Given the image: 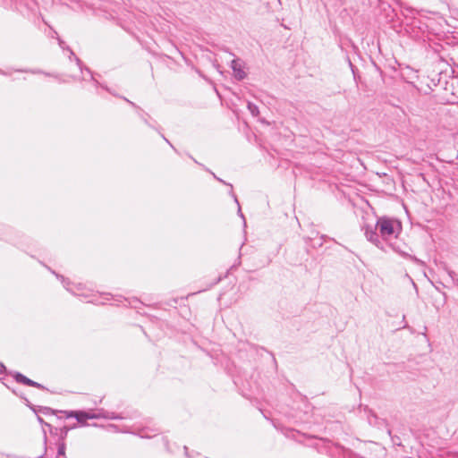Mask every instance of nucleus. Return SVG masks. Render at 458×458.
I'll list each match as a JSON object with an SVG mask.
<instances>
[{
  "label": "nucleus",
  "instance_id": "obj_14",
  "mask_svg": "<svg viewBox=\"0 0 458 458\" xmlns=\"http://www.w3.org/2000/svg\"><path fill=\"white\" fill-rule=\"evenodd\" d=\"M370 5H377L380 0H368Z\"/></svg>",
  "mask_w": 458,
  "mask_h": 458
},
{
  "label": "nucleus",
  "instance_id": "obj_13",
  "mask_svg": "<svg viewBox=\"0 0 458 458\" xmlns=\"http://www.w3.org/2000/svg\"><path fill=\"white\" fill-rule=\"evenodd\" d=\"M402 256L405 257V258H410L412 260H415V261H418V259L414 257H411L410 256L409 254L405 253V252H400Z\"/></svg>",
  "mask_w": 458,
  "mask_h": 458
},
{
  "label": "nucleus",
  "instance_id": "obj_8",
  "mask_svg": "<svg viewBox=\"0 0 458 458\" xmlns=\"http://www.w3.org/2000/svg\"><path fill=\"white\" fill-rule=\"evenodd\" d=\"M34 411H35V412H38H38H41V413H43V414H45V415H48V414H55V412H57V411H55V410H53L52 408H50V407H46V406H39V407H38V411H36V410L34 409Z\"/></svg>",
  "mask_w": 458,
  "mask_h": 458
},
{
  "label": "nucleus",
  "instance_id": "obj_19",
  "mask_svg": "<svg viewBox=\"0 0 458 458\" xmlns=\"http://www.w3.org/2000/svg\"><path fill=\"white\" fill-rule=\"evenodd\" d=\"M64 42L63 40L59 39V45H60V47H63V48L64 47Z\"/></svg>",
  "mask_w": 458,
  "mask_h": 458
},
{
  "label": "nucleus",
  "instance_id": "obj_2",
  "mask_svg": "<svg viewBox=\"0 0 458 458\" xmlns=\"http://www.w3.org/2000/svg\"><path fill=\"white\" fill-rule=\"evenodd\" d=\"M112 419V420H118L122 419L121 416L114 415V412H108V411H102V412H91V411H77L75 419L77 420L78 423H80L81 426H87V420H93V419Z\"/></svg>",
  "mask_w": 458,
  "mask_h": 458
},
{
  "label": "nucleus",
  "instance_id": "obj_18",
  "mask_svg": "<svg viewBox=\"0 0 458 458\" xmlns=\"http://www.w3.org/2000/svg\"><path fill=\"white\" fill-rule=\"evenodd\" d=\"M75 60H76L77 64L81 67L82 64L81 61L76 56H75Z\"/></svg>",
  "mask_w": 458,
  "mask_h": 458
},
{
  "label": "nucleus",
  "instance_id": "obj_17",
  "mask_svg": "<svg viewBox=\"0 0 458 458\" xmlns=\"http://www.w3.org/2000/svg\"><path fill=\"white\" fill-rule=\"evenodd\" d=\"M238 214H239V216H240L241 217H242V218L244 219V216H243V214H242V209H241V208H240V207L238 208Z\"/></svg>",
  "mask_w": 458,
  "mask_h": 458
},
{
  "label": "nucleus",
  "instance_id": "obj_5",
  "mask_svg": "<svg viewBox=\"0 0 458 458\" xmlns=\"http://www.w3.org/2000/svg\"><path fill=\"white\" fill-rule=\"evenodd\" d=\"M76 427V423H74L72 426H64L61 428L53 427L52 425H47V428H48L50 435L56 437L55 443L65 442L68 432L71 429L75 428Z\"/></svg>",
  "mask_w": 458,
  "mask_h": 458
},
{
  "label": "nucleus",
  "instance_id": "obj_11",
  "mask_svg": "<svg viewBox=\"0 0 458 458\" xmlns=\"http://www.w3.org/2000/svg\"><path fill=\"white\" fill-rule=\"evenodd\" d=\"M212 174L214 175V177H215L218 182H222V183H224V184H225V185H229V186L231 187V195H232V197L234 199L235 202L239 205V201H238V199H237V197H236V195H235V194L233 193V185H232V184H230V183L225 182V181H223L221 178H218L216 174Z\"/></svg>",
  "mask_w": 458,
  "mask_h": 458
},
{
  "label": "nucleus",
  "instance_id": "obj_10",
  "mask_svg": "<svg viewBox=\"0 0 458 458\" xmlns=\"http://www.w3.org/2000/svg\"><path fill=\"white\" fill-rule=\"evenodd\" d=\"M247 107L253 116L259 115V107L255 104H253L251 102H248Z\"/></svg>",
  "mask_w": 458,
  "mask_h": 458
},
{
  "label": "nucleus",
  "instance_id": "obj_16",
  "mask_svg": "<svg viewBox=\"0 0 458 458\" xmlns=\"http://www.w3.org/2000/svg\"><path fill=\"white\" fill-rule=\"evenodd\" d=\"M124 100L127 101L131 106H132L135 108H139L133 102L130 101L129 99L124 98Z\"/></svg>",
  "mask_w": 458,
  "mask_h": 458
},
{
  "label": "nucleus",
  "instance_id": "obj_9",
  "mask_svg": "<svg viewBox=\"0 0 458 458\" xmlns=\"http://www.w3.org/2000/svg\"><path fill=\"white\" fill-rule=\"evenodd\" d=\"M57 445V457L65 456L66 444L65 442L55 443Z\"/></svg>",
  "mask_w": 458,
  "mask_h": 458
},
{
  "label": "nucleus",
  "instance_id": "obj_21",
  "mask_svg": "<svg viewBox=\"0 0 458 458\" xmlns=\"http://www.w3.org/2000/svg\"><path fill=\"white\" fill-rule=\"evenodd\" d=\"M448 273H449V276L453 278V276H454V272H453V271H449Z\"/></svg>",
  "mask_w": 458,
  "mask_h": 458
},
{
  "label": "nucleus",
  "instance_id": "obj_1",
  "mask_svg": "<svg viewBox=\"0 0 458 458\" xmlns=\"http://www.w3.org/2000/svg\"><path fill=\"white\" fill-rule=\"evenodd\" d=\"M362 230L369 242L378 249L386 250L384 242L396 239L402 233L403 227L399 220L381 216L377 218L375 225H363Z\"/></svg>",
  "mask_w": 458,
  "mask_h": 458
},
{
  "label": "nucleus",
  "instance_id": "obj_15",
  "mask_svg": "<svg viewBox=\"0 0 458 458\" xmlns=\"http://www.w3.org/2000/svg\"><path fill=\"white\" fill-rule=\"evenodd\" d=\"M405 427L404 426H401V428L398 429V432L402 435V436H404L405 435Z\"/></svg>",
  "mask_w": 458,
  "mask_h": 458
},
{
  "label": "nucleus",
  "instance_id": "obj_20",
  "mask_svg": "<svg viewBox=\"0 0 458 458\" xmlns=\"http://www.w3.org/2000/svg\"><path fill=\"white\" fill-rule=\"evenodd\" d=\"M389 246H390L394 250L398 251V250H396V248L394 247V245H393L392 243H389Z\"/></svg>",
  "mask_w": 458,
  "mask_h": 458
},
{
  "label": "nucleus",
  "instance_id": "obj_23",
  "mask_svg": "<svg viewBox=\"0 0 458 458\" xmlns=\"http://www.w3.org/2000/svg\"><path fill=\"white\" fill-rule=\"evenodd\" d=\"M454 458H458V455H455Z\"/></svg>",
  "mask_w": 458,
  "mask_h": 458
},
{
  "label": "nucleus",
  "instance_id": "obj_4",
  "mask_svg": "<svg viewBox=\"0 0 458 458\" xmlns=\"http://www.w3.org/2000/svg\"><path fill=\"white\" fill-rule=\"evenodd\" d=\"M369 421L370 424H373L378 428L383 427V426L386 427V432H387L388 436L391 437L392 443L398 446L402 445L401 437L398 435H393V430L388 427V424L385 420H381L377 415L372 414L369 418Z\"/></svg>",
  "mask_w": 458,
  "mask_h": 458
},
{
  "label": "nucleus",
  "instance_id": "obj_22",
  "mask_svg": "<svg viewBox=\"0 0 458 458\" xmlns=\"http://www.w3.org/2000/svg\"><path fill=\"white\" fill-rule=\"evenodd\" d=\"M162 137L165 140V142H167L169 145H171V143L169 142V140L167 139H165L164 136H162Z\"/></svg>",
  "mask_w": 458,
  "mask_h": 458
},
{
  "label": "nucleus",
  "instance_id": "obj_3",
  "mask_svg": "<svg viewBox=\"0 0 458 458\" xmlns=\"http://www.w3.org/2000/svg\"><path fill=\"white\" fill-rule=\"evenodd\" d=\"M3 373L11 375L17 383L23 384L29 386H33L41 390H47V387H45L43 385L30 379L29 377H27L26 376L20 372L7 371L6 367L2 362H0V374Z\"/></svg>",
  "mask_w": 458,
  "mask_h": 458
},
{
  "label": "nucleus",
  "instance_id": "obj_6",
  "mask_svg": "<svg viewBox=\"0 0 458 458\" xmlns=\"http://www.w3.org/2000/svg\"><path fill=\"white\" fill-rule=\"evenodd\" d=\"M231 68L233 71L234 77L238 81H242L246 77V72L242 69L238 60L233 59L231 62Z\"/></svg>",
  "mask_w": 458,
  "mask_h": 458
},
{
  "label": "nucleus",
  "instance_id": "obj_7",
  "mask_svg": "<svg viewBox=\"0 0 458 458\" xmlns=\"http://www.w3.org/2000/svg\"><path fill=\"white\" fill-rule=\"evenodd\" d=\"M37 419H38V421L44 427L43 428V440H44L45 453H46L47 450V431H46L45 428H47V425H50V424L46 422L40 416H38Z\"/></svg>",
  "mask_w": 458,
  "mask_h": 458
},
{
  "label": "nucleus",
  "instance_id": "obj_12",
  "mask_svg": "<svg viewBox=\"0 0 458 458\" xmlns=\"http://www.w3.org/2000/svg\"><path fill=\"white\" fill-rule=\"evenodd\" d=\"M60 412L64 413L66 418H75L77 411H61Z\"/></svg>",
  "mask_w": 458,
  "mask_h": 458
}]
</instances>
